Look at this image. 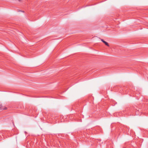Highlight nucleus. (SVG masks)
Masks as SVG:
<instances>
[{"label":"nucleus","mask_w":148,"mask_h":148,"mask_svg":"<svg viewBox=\"0 0 148 148\" xmlns=\"http://www.w3.org/2000/svg\"><path fill=\"white\" fill-rule=\"evenodd\" d=\"M101 40L104 43V44L108 46H109V45L108 43L106 42L103 39H101Z\"/></svg>","instance_id":"1"},{"label":"nucleus","mask_w":148,"mask_h":148,"mask_svg":"<svg viewBox=\"0 0 148 148\" xmlns=\"http://www.w3.org/2000/svg\"><path fill=\"white\" fill-rule=\"evenodd\" d=\"M19 12H20V11H20V10H19Z\"/></svg>","instance_id":"2"}]
</instances>
